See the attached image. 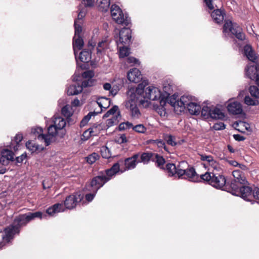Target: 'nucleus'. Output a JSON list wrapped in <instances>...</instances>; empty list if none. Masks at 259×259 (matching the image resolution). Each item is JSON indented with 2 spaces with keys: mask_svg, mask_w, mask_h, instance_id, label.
Here are the masks:
<instances>
[{
  "mask_svg": "<svg viewBox=\"0 0 259 259\" xmlns=\"http://www.w3.org/2000/svg\"><path fill=\"white\" fill-rule=\"evenodd\" d=\"M62 114L66 118L71 117L73 114V111L71 107L67 105L64 106L61 110Z\"/></svg>",
  "mask_w": 259,
  "mask_h": 259,
  "instance_id": "nucleus-41",
  "label": "nucleus"
},
{
  "mask_svg": "<svg viewBox=\"0 0 259 259\" xmlns=\"http://www.w3.org/2000/svg\"><path fill=\"white\" fill-rule=\"evenodd\" d=\"M127 79L131 82L138 83L142 79L140 71L136 68L131 69L127 73Z\"/></svg>",
  "mask_w": 259,
  "mask_h": 259,
  "instance_id": "nucleus-17",
  "label": "nucleus"
},
{
  "mask_svg": "<svg viewBox=\"0 0 259 259\" xmlns=\"http://www.w3.org/2000/svg\"><path fill=\"white\" fill-rule=\"evenodd\" d=\"M52 123L61 131L60 137H63L65 134L64 127L66 124L65 120L62 117L58 115H54L52 119Z\"/></svg>",
  "mask_w": 259,
  "mask_h": 259,
  "instance_id": "nucleus-15",
  "label": "nucleus"
},
{
  "mask_svg": "<svg viewBox=\"0 0 259 259\" xmlns=\"http://www.w3.org/2000/svg\"><path fill=\"white\" fill-rule=\"evenodd\" d=\"M244 103L248 106H257L259 105V100L252 99L249 96H246L244 98Z\"/></svg>",
  "mask_w": 259,
  "mask_h": 259,
  "instance_id": "nucleus-42",
  "label": "nucleus"
},
{
  "mask_svg": "<svg viewBox=\"0 0 259 259\" xmlns=\"http://www.w3.org/2000/svg\"><path fill=\"white\" fill-rule=\"evenodd\" d=\"M79 58L82 62H89L91 59V51L83 50L79 53Z\"/></svg>",
  "mask_w": 259,
  "mask_h": 259,
  "instance_id": "nucleus-38",
  "label": "nucleus"
},
{
  "mask_svg": "<svg viewBox=\"0 0 259 259\" xmlns=\"http://www.w3.org/2000/svg\"><path fill=\"white\" fill-rule=\"evenodd\" d=\"M97 4L100 11L106 12L109 8L110 1V0H97Z\"/></svg>",
  "mask_w": 259,
  "mask_h": 259,
  "instance_id": "nucleus-37",
  "label": "nucleus"
},
{
  "mask_svg": "<svg viewBox=\"0 0 259 259\" xmlns=\"http://www.w3.org/2000/svg\"><path fill=\"white\" fill-rule=\"evenodd\" d=\"M249 93L253 98L259 99V89L257 87L251 85L249 88Z\"/></svg>",
  "mask_w": 259,
  "mask_h": 259,
  "instance_id": "nucleus-49",
  "label": "nucleus"
},
{
  "mask_svg": "<svg viewBox=\"0 0 259 259\" xmlns=\"http://www.w3.org/2000/svg\"><path fill=\"white\" fill-rule=\"evenodd\" d=\"M146 81L143 80L142 82L138 85L136 90H135V95L136 99L139 103V105L144 106L146 102Z\"/></svg>",
  "mask_w": 259,
  "mask_h": 259,
  "instance_id": "nucleus-8",
  "label": "nucleus"
},
{
  "mask_svg": "<svg viewBox=\"0 0 259 259\" xmlns=\"http://www.w3.org/2000/svg\"><path fill=\"white\" fill-rule=\"evenodd\" d=\"M100 152L102 156L104 158H109L111 157V153L109 149L106 146L101 147Z\"/></svg>",
  "mask_w": 259,
  "mask_h": 259,
  "instance_id": "nucleus-44",
  "label": "nucleus"
},
{
  "mask_svg": "<svg viewBox=\"0 0 259 259\" xmlns=\"http://www.w3.org/2000/svg\"><path fill=\"white\" fill-rule=\"evenodd\" d=\"M59 131L60 130L52 123L48 128V134L39 135V137H41L46 146H48L54 140L55 136L59 134Z\"/></svg>",
  "mask_w": 259,
  "mask_h": 259,
  "instance_id": "nucleus-9",
  "label": "nucleus"
},
{
  "mask_svg": "<svg viewBox=\"0 0 259 259\" xmlns=\"http://www.w3.org/2000/svg\"><path fill=\"white\" fill-rule=\"evenodd\" d=\"M109 180L110 178H106V176L103 175L95 177L87 186V189L90 191L97 193L99 189Z\"/></svg>",
  "mask_w": 259,
  "mask_h": 259,
  "instance_id": "nucleus-6",
  "label": "nucleus"
},
{
  "mask_svg": "<svg viewBox=\"0 0 259 259\" xmlns=\"http://www.w3.org/2000/svg\"><path fill=\"white\" fill-rule=\"evenodd\" d=\"M109 43L107 40H103L99 42L97 48V53H101L104 50L108 49Z\"/></svg>",
  "mask_w": 259,
  "mask_h": 259,
  "instance_id": "nucleus-43",
  "label": "nucleus"
},
{
  "mask_svg": "<svg viewBox=\"0 0 259 259\" xmlns=\"http://www.w3.org/2000/svg\"><path fill=\"white\" fill-rule=\"evenodd\" d=\"M92 136H97L99 133L100 128L98 126H93L89 128Z\"/></svg>",
  "mask_w": 259,
  "mask_h": 259,
  "instance_id": "nucleus-63",
  "label": "nucleus"
},
{
  "mask_svg": "<svg viewBox=\"0 0 259 259\" xmlns=\"http://www.w3.org/2000/svg\"><path fill=\"white\" fill-rule=\"evenodd\" d=\"M42 217V213L40 211L28 212L25 214H20L15 218L13 225H15V227H17L18 230H19L21 227L26 225L30 221L36 218L41 219Z\"/></svg>",
  "mask_w": 259,
  "mask_h": 259,
  "instance_id": "nucleus-3",
  "label": "nucleus"
},
{
  "mask_svg": "<svg viewBox=\"0 0 259 259\" xmlns=\"http://www.w3.org/2000/svg\"><path fill=\"white\" fill-rule=\"evenodd\" d=\"M211 109L208 106H203L202 110H200L201 116L205 119L210 118Z\"/></svg>",
  "mask_w": 259,
  "mask_h": 259,
  "instance_id": "nucleus-45",
  "label": "nucleus"
},
{
  "mask_svg": "<svg viewBox=\"0 0 259 259\" xmlns=\"http://www.w3.org/2000/svg\"><path fill=\"white\" fill-rule=\"evenodd\" d=\"M83 198V195L76 193L67 196L64 201V206L66 208L71 209L74 208L77 203L79 202Z\"/></svg>",
  "mask_w": 259,
  "mask_h": 259,
  "instance_id": "nucleus-10",
  "label": "nucleus"
},
{
  "mask_svg": "<svg viewBox=\"0 0 259 259\" xmlns=\"http://www.w3.org/2000/svg\"><path fill=\"white\" fill-rule=\"evenodd\" d=\"M200 179L217 189L225 190L228 186L225 177L220 174L207 172L200 175Z\"/></svg>",
  "mask_w": 259,
  "mask_h": 259,
  "instance_id": "nucleus-1",
  "label": "nucleus"
},
{
  "mask_svg": "<svg viewBox=\"0 0 259 259\" xmlns=\"http://www.w3.org/2000/svg\"><path fill=\"white\" fill-rule=\"evenodd\" d=\"M126 62L131 65H139L140 63L139 60L133 57H128L127 58Z\"/></svg>",
  "mask_w": 259,
  "mask_h": 259,
  "instance_id": "nucleus-60",
  "label": "nucleus"
},
{
  "mask_svg": "<svg viewBox=\"0 0 259 259\" xmlns=\"http://www.w3.org/2000/svg\"><path fill=\"white\" fill-rule=\"evenodd\" d=\"M212 128L215 131L223 130L226 128V125L223 122L215 123Z\"/></svg>",
  "mask_w": 259,
  "mask_h": 259,
  "instance_id": "nucleus-59",
  "label": "nucleus"
},
{
  "mask_svg": "<svg viewBox=\"0 0 259 259\" xmlns=\"http://www.w3.org/2000/svg\"><path fill=\"white\" fill-rule=\"evenodd\" d=\"M150 160L155 162L159 167L163 166L165 162L163 157L159 156L158 154L147 152V162Z\"/></svg>",
  "mask_w": 259,
  "mask_h": 259,
  "instance_id": "nucleus-18",
  "label": "nucleus"
},
{
  "mask_svg": "<svg viewBox=\"0 0 259 259\" xmlns=\"http://www.w3.org/2000/svg\"><path fill=\"white\" fill-rule=\"evenodd\" d=\"M132 30L128 28H123L119 32V40L117 45L120 44L128 45L131 41Z\"/></svg>",
  "mask_w": 259,
  "mask_h": 259,
  "instance_id": "nucleus-12",
  "label": "nucleus"
},
{
  "mask_svg": "<svg viewBox=\"0 0 259 259\" xmlns=\"http://www.w3.org/2000/svg\"><path fill=\"white\" fill-rule=\"evenodd\" d=\"M164 140L166 141L168 145H170L172 146H174L177 145V142L175 141V138L171 135L165 136Z\"/></svg>",
  "mask_w": 259,
  "mask_h": 259,
  "instance_id": "nucleus-54",
  "label": "nucleus"
},
{
  "mask_svg": "<svg viewBox=\"0 0 259 259\" xmlns=\"http://www.w3.org/2000/svg\"><path fill=\"white\" fill-rule=\"evenodd\" d=\"M230 32L239 40H243L245 38V34L243 33L241 28L236 24H233L232 21L226 20L223 26V33Z\"/></svg>",
  "mask_w": 259,
  "mask_h": 259,
  "instance_id": "nucleus-5",
  "label": "nucleus"
},
{
  "mask_svg": "<svg viewBox=\"0 0 259 259\" xmlns=\"http://www.w3.org/2000/svg\"><path fill=\"white\" fill-rule=\"evenodd\" d=\"M193 97L191 96L187 95L182 96L178 102L176 107H175L176 108V113L179 114L183 112L186 108L193 102Z\"/></svg>",
  "mask_w": 259,
  "mask_h": 259,
  "instance_id": "nucleus-11",
  "label": "nucleus"
},
{
  "mask_svg": "<svg viewBox=\"0 0 259 259\" xmlns=\"http://www.w3.org/2000/svg\"><path fill=\"white\" fill-rule=\"evenodd\" d=\"M146 160V153H140L134 155L133 156L126 158L124 160L125 169H133L136 167V164L140 162H144Z\"/></svg>",
  "mask_w": 259,
  "mask_h": 259,
  "instance_id": "nucleus-7",
  "label": "nucleus"
},
{
  "mask_svg": "<svg viewBox=\"0 0 259 259\" xmlns=\"http://www.w3.org/2000/svg\"><path fill=\"white\" fill-rule=\"evenodd\" d=\"M259 71V66H247L245 68L246 75L250 79L253 80L255 76L257 74L256 71Z\"/></svg>",
  "mask_w": 259,
  "mask_h": 259,
  "instance_id": "nucleus-29",
  "label": "nucleus"
},
{
  "mask_svg": "<svg viewBox=\"0 0 259 259\" xmlns=\"http://www.w3.org/2000/svg\"><path fill=\"white\" fill-rule=\"evenodd\" d=\"M119 170V165L118 163H115L110 168L106 170V178H110L117 173Z\"/></svg>",
  "mask_w": 259,
  "mask_h": 259,
  "instance_id": "nucleus-35",
  "label": "nucleus"
},
{
  "mask_svg": "<svg viewBox=\"0 0 259 259\" xmlns=\"http://www.w3.org/2000/svg\"><path fill=\"white\" fill-rule=\"evenodd\" d=\"M225 117V115L222 110L217 108L213 107L211 109L210 118L212 119H223Z\"/></svg>",
  "mask_w": 259,
  "mask_h": 259,
  "instance_id": "nucleus-33",
  "label": "nucleus"
},
{
  "mask_svg": "<svg viewBox=\"0 0 259 259\" xmlns=\"http://www.w3.org/2000/svg\"><path fill=\"white\" fill-rule=\"evenodd\" d=\"M184 176H186L187 178L190 179L191 181L194 182L201 181L200 177H199L198 175L196 174L195 169L193 167L185 169V174Z\"/></svg>",
  "mask_w": 259,
  "mask_h": 259,
  "instance_id": "nucleus-26",
  "label": "nucleus"
},
{
  "mask_svg": "<svg viewBox=\"0 0 259 259\" xmlns=\"http://www.w3.org/2000/svg\"><path fill=\"white\" fill-rule=\"evenodd\" d=\"M84 42L81 36H74L73 38V48L74 53L76 56L77 49L80 50L83 46Z\"/></svg>",
  "mask_w": 259,
  "mask_h": 259,
  "instance_id": "nucleus-27",
  "label": "nucleus"
},
{
  "mask_svg": "<svg viewBox=\"0 0 259 259\" xmlns=\"http://www.w3.org/2000/svg\"><path fill=\"white\" fill-rule=\"evenodd\" d=\"M178 96L175 94L171 96H165L163 97L164 100L166 101V103L169 104L171 107L174 108L175 112L176 113V106L177 105L178 102L180 100L177 99Z\"/></svg>",
  "mask_w": 259,
  "mask_h": 259,
  "instance_id": "nucleus-30",
  "label": "nucleus"
},
{
  "mask_svg": "<svg viewBox=\"0 0 259 259\" xmlns=\"http://www.w3.org/2000/svg\"><path fill=\"white\" fill-rule=\"evenodd\" d=\"M126 94L127 96V100L123 103L125 109L130 112L133 118H139L141 113L136 104L137 101L136 95H135V89L132 88L128 89Z\"/></svg>",
  "mask_w": 259,
  "mask_h": 259,
  "instance_id": "nucleus-2",
  "label": "nucleus"
},
{
  "mask_svg": "<svg viewBox=\"0 0 259 259\" xmlns=\"http://www.w3.org/2000/svg\"><path fill=\"white\" fill-rule=\"evenodd\" d=\"M132 128L135 131L140 133H144L146 130V128L143 124H138L135 126H133Z\"/></svg>",
  "mask_w": 259,
  "mask_h": 259,
  "instance_id": "nucleus-58",
  "label": "nucleus"
},
{
  "mask_svg": "<svg viewBox=\"0 0 259 259\" xmlns=\"http://www.w3.org/2000/svg\"><path fill=\"white\" fill-rule=\"evenodd\" d=\"M100 156L96 153H93L86 157L87 162L92 164L99 159Z\"/></svg>",
  "mask_w": 259,
  "mask_h": 259,
  "instance_id": "nucleus-50",
  "label": "nucleus"
},
{
  "mask_svg": "<svg viewBox=\"0 0 259 259\" xmlns=\"http://www.w3.org/2000/svg\"><path fill=\"white\" fill-rule=\"evenodd\" d=\"M244 53L245 55L250 61L255 62L256 60V57L252 47L250 45H246L244 48Z\"/></svg>",
  "mask_w": 259,
  "mask_h": 259,
  "instance_id": "nucleus-28",
  "label": "nucleus"
},
{
  "mask_svg": "<svg viewBox=\"0 0 259 259\" xmlns=\"http://www.w3.org/2000/svg\"><path fill=\"white\" fill-rule=\"evenodd\" d=\"M166 104V101L161 98L159 101V105H153L154 109L157 112V113L161 116H165L166 114V109L165 106Z\"/></svg>",
  "mask_w": 259,
  "mask_h": 259,
  "instance_id": "nucleus-23",
  "label": "nucleus"
},
{
  "mask_svg": "<svg viewBox=\"0 0 259 259\" xmlns=\"http://www.w3.org/2000/svg\"><path fill=\"white\" fill-rule=\"evenodd\" d=\"M19 232L18 228L12 224L5 229V235L3 239L5 241L9 242L13 238L14 235Z\"/></svg>",
  "mask_w": 259,
  "mask_h": 259,
  "instance_id": "nucleus-16",
  "label": "nucleus"
},
{
  "mask_svg": "<svg viewBox=\"0 0 259 259\" xmlns=\"http://www.w3.org/2000/svg\"><path fill=\"white\" fill-rule=\"evenodd\" d=\"M94 2V0H81V4L79 6L78 8L79 12L83 9H84L87 11V10L86 8L93 6Z\"/></svg>",
  "mask_w": 259,
  "mask_h": 259,
  "instance_id": "nucleus-46",
  "label": "nucleus"
},
{
  "mask_svg": "<svg viewBox=\"0 0 259 259\" xmlns=\"http://www.w3.org/2000/svg\"><path fill=\"white\" fill-rule=\"evenodd\" d=\"M119 47V56L120 58H124L130 54L129 48L127 47L123 46Z\"/></svg>",
  "mask_w": 259,
  "mask_h": 259,
  "instance_id": "nucleus-47",
  "label": "nucleus"
},
{
  "mask_svg": "<svg viewBox=\"0 0 259 259\" xmlns=\"http://www.w3.org/2000/svg\"><path fill=\"white\" fill-rule=\"evenodd\" d=\"M121 118L120 112L118 111L117 114L113 116L112 118H109L106 121V126L108 127L113 126L114 124L118 123L119 119Z\"/></svg>",
  "mask_w": 259,
  "mask_h": 259,
  "instance_id": "nucleus-39",
  "label": "nucleus"
},
{
  "mask_svg": "<svg viewBox=\"0 0 259 259\" xmlns=\"http://www.w3.org/2000/svg\"><path fill=\"white\" fill-rule=\"evenodd\" d=\"M238 193L237 195H240L243 199L246 201H250L252 198V190L248 186H243L240 188Z\"/></svg>",
  "mask_w": 259,
  "mask_h": 259,
  "instance_id": "nucleus-20",
  "label": "nucleus"
},
{
  "mask_svg": "<svg viewBox=\"0 0 259 259\" xmlns=\"http://www.w3.org/2000/svg\"><path fill=\"white\" fill-rule=\"evenodd\" d=\"M200 156L201 160L206 162L207 164H209L211 159L213 158V157L210 155H207L206 154H201L200 155Z\"/></svg>",
  "mask_w": 259,
  "mask_h": 259,
  "instance_id": "nucleus-62",
  "label": "nucleus"
},
{
  "mask_svg": "<svg viewBox=\"0 0 259 259\" xmlns=\"http://www.w3.org/2000/svg\"><path fill=\"white\" fill-rule=\"evenodd\" d=\"M187 108L190 113L192 115H197L200 113L201 107L195 103L192 102L187 106Z\"/></svg>",
  "mask_w": 259,
  "mask_h": 259,
  "instance_id": "nucleus-36",
  "label": "nucleus"
},
{
  "mask_svg": "<svg viewBox=\"0 0 259 259\" xmlns=\"http://www.w3.org/2000/svg\"><path fill=\"white\" fill-rule=\"evenodd\" d=\"M166 169L169 175L172 176L175 175L177 167L174 163H167L166 165Z\"/></svg>",
  "mask_w": 259,
  "mask_h": 259,
  "instance_id": "nucleus-51",
  "label": "nucleus"
},
{
  "mask_svg": "<svg viewBox=\"0 0 259 259\" xmlns=\"http://www.w3.org/2000/svg\"><path fill=\"white\" fill-rule=\"evenodd\" d=\"M148 93H147V98L152 101L161 100L163 98L160 91L158 88L155 87H149L147 88Z\"/></svg>",
  "mask_w": 259,
  "mask_h": 259,
  "instance_id": "nucleus-14",
  "label": "nucleus"
},
{
  "mask_svg": "<svg viewBox=\"0 0 259 259\" xmlns=\"http://www.w3.org/2000/svg\"><path fill=\"white\" fill-rule=\"evenodd\" d=\"M163 91L165 96H169L173 93V86L170 83L164 82L163 83Z\"/></svg>",
  "mask_w": 259,
  "mask_h": 259,
  "instance_id": "nucleus-40",
  "label": "nucleus"
},
{
  "mask_svg": "<svg viewBox=\"0 0 259 259\" xmlns=\"http://www.w3.org/2000/svg\"><path fill=\"white\" fill-rule=\"evenodd\" d=\"M27 148L32 153L37 150V146L32 142L28 141L26 143Z\"/></svg>",
  "mask_w": 259,
  "mask_h": 259,
  "instance_id": "nucleus-55",
  "label": "nucleus"
},
{
  "mask_svg": "<svg viewBox=\"0 0 259 259\" xmlns=\"http://www.w3.org/2000/svg\"><path fill=\"white\" fill-rule=\"evenodd\" d=\"M14 158L13 153L9 150L6 149L2 151V157L0 158V162L3 165L7 164L9 160Z\"/></svg>",
  "mask_w": 259,
  "mask_h": 259,
  "instance_id": "nucleus-24",
  "label": "nucleus"
},
{
  "mask_svg": "<svg viewBox=\"0 0 259 259\" xmlns=\"http://www.w3.org/2000/svg\"><path fill=\"white\" fill-rule=\"evenodd\" d=\"M118 110V107L117 106H114L111 109L108 110L103 116V118H107L110 115H113Z\"/></svg>",
  "mask_w": 259,
  "mask_h": 259,
  "instance_id": "nucleus-53",
  "label": "nucleus"
},
{
  "mask_svg": "<svg viewBox=\"0 0 259 259\" xmlns=\"http://www.w3.org/2000/svg\"><path fill=\"white\" fill-rule=\"evenodd\" d=\"M246 184V183H242V182L239 181L232 180L229 185V188L227 187V189L225 190L230 192H231V190L232 194L237 195L236 193H238L240 188L243 187V185Z\"/></svg>",
  "mask_w": 259,
  "mask_h": 259,
  "instance_id": "nucleus-21",
  "label": "nucleus"
},
{
  "mask_svg": "<svg viewBox=\"0 0 259 259\" xmlns=\"http://www.w3.org/2000/svg\"><path fill=\"white\" fill-rule=\"evenodd\" d=\"M82 76L85 79L93 78V76H94V73L93 71L91 70L87 71L82 73Z\"/></svg>",
  "mask_w": 259,
  "mask_h": 259,
  "instance_id": "nucleus-61",
  "label": "nucleus"
},
{
  "mask_svg": "<svg viewBox=\"0 0 259 259\" xmlns=\"http://www.w3.org/2000/svg\"><path fill=\"white\" fill-rule=\"evenodd\" d=\"M208 165L211 166L213 169L216 170H218V169L220 168L219 163L214 159L213 158L211 159Z\"/></svg>",
  "mask_w": 259,
  "mask_h": 259,
  "instance_id": "nucleus-64",
  "label": "nucleus"
},
{
  "mask_svg": "<svg viewBox=\"0 0 259 259\" xmlns=\"http://www.w3.org/2000/svg\"><path fill=\"white\" fill-rule=\"evenodd\" d=\"M86 14V10L83 9L79 12L78 14L77 19L74 21V26L75 29V34L74 36H81L82 32V19L85 16Z\"/></svg>",
  "mask_w": 259,
  "mask_h": 259,
  "instance_id": "nucleus-13",
  "label": "nucleus"
},
{
  "mask_svg": "<svg viewBox=\"0 0 259 259\" xmlns=\"http://www.w3.org/2000/svg\"><path fill=\"white\" fill-rule=\"evenodd\" d=\"M110 103L111 100L109 98L105 97H100L98 98L97 103L101 108V111L98 112L100 113L103 108L107 109L108 108L110 105Z\"/></svg>",
  "mask_w": 259,
  "mask_h": 259,
  "instance_id": "nucleus-31",
  "label": "nucleus"
},
{
  "mask_svg": "<svg viewBox=\"0 0 259 259\" xmlns=\"http://www.w3.org/2000/svg\"><path fill=\"white\" fill-rule=\"evenodd\" d=\"M227 109L229 113L233 115L241 114L243 112L242 105L238 102H233L229 104Z\"/></svg>",
  "mask_w": 259,
  "mask_h": 259,
  "instance_id": "nucleus-19",
  "label": "nucleus"
},
{
  "mask_svg": "<svg viewBox=\"0 0 259 259\" xmlns=\"http://www.w3.org/2000/svg\"><path fill=\"white\" fill-rule=\"evenodd\" d=\"M225 15L224 10L221 9L214 10L211 13V16L213 20L218 24L221 23L223 21Z\"/></svg>",
  "mask_w": 259,
  "mask_h": 259,
  "instance_id": "nucleus-22",
  "label": "nucleus"
},
{
  "mask_svg": "<svg viewBox=\"0 0 259 259\" xmlns=\"http://www.w3.org/2000/svg\"><path fill=\"white\" fill-rule=\"evenodd\" d=\"M42 130L40 127L33 128L31 130V133L35 135V136H36L37 135V137L38 139H42L41 137H39V135H43L42 134Z\"/></svg>",
  "mask_w": 259,
  "mask_h": 259,
  "instance_id": "nucleus-57",
  "label": "nucleus"
},
{
  "mask_svg": "<svg viewBox=\"0 0 259 259\" xmlns=\"http://www.w3.org/2000/svg\"><path fill=\"white\" fill-rule=\"evenodd\" d=\"M82 91V87L79 84H73L70 85L67 90L68 95H75L79 94Z\"/></svg>",
  "mask_w": 259,
  "mask_h": 259,
  "instance_id": "nucleus-32",
  "label": "nucleus"
},
{
  "mask_svg": "<svg viewBox=\"0 0 259 259\" xmlns=\"http://www.w3.org/2000/svg\"><path fill=\"white\" fill-rule=\"evenodd\" d=\"M232 176H233V180L242 182V183H247V181L244 173L240 170H234L232 172Z\"/></svg>",
  "mask_w": 259,
  "mask_h": 259,
  "instance_id": "nucleus-34",
  "label": "nucleus"
},
{
  "mask_svg": "<svg viewBox=\"0 0 259 259\" xmlns=\"http://www.w3.org/2000/svg\"><path fill=\"white\" fill-rule=\"evenodd\" d=\"M110 11L111 17L116 23L126 26L131 24L130 18L126 14H123L121 9L117 5H112Z\"/></svg>",
  "mask_w": 259,
  "mask_h": 259,
  "instance_id": "nucleus-4",
  "label": "nucleus"
},
{
  "mask_svg": "<svg viewBox=\"0 0 259 259\" xmlns=\"http://www.w3.org/2000/svg\"><path fill=\"white\" fill-rule=\"evenodd\" d=\"M65 210L62 203H56L47 209V213L50 215L53 216L55 213L62 212Z\"/></svg>",
  "mask_w": 259,
  "mask_h": 259,
  "instance_id": "nucleus-25",
  "label": "nucleus"
},
{
  "mask_svg": "<svg viewBox=\"0 0 259 259\" xmlns=\"http://www.w3.org/2000/svg\"><path fill=\"white\" fill-rule=\"evenodd\" d=\"M95 80L93 78H89L88 79H84L81 83V87L83 88H87L89 87H92L94 85Z\"/></svg>",
  "mask_w": 259,
  "mask_h": 259,
  "instance_id": "nucleus-52",
  "label": "nucleus"
},
{
  "mask_svg": "<svg viewBox=\"0 0 259 259\" xmlns=\"http://www.w3.org/2000/svg\"><path fill=\"white\" fill-rule=\"evenodd\" d=\"M133 127L132 123L126 122H123L119 124V130L120 131H122L126 129H130Z\"/></svg>",
  "mask_w": 259,
  "mask_h": 259,
  "instance_id": "nucleus-56",
  "label": "nucleus"
},
{
  "mask_svg": "<svg viewBox=\"0 0 259 259\" xmlns=\"http://www.w3.org/2000/svg\"><path fill=\"white\" fill-rule=\"evenodd\" d=\"M150 143H153L156 145L159 148L163 147L164 150L167 151V149L165 145V142L162 140H147V144H149Z\"/></svg>",
  "mask_w": 259,
  "mask_h": 259,
  "instance_id": "nucleus-48",
  "label": "nucleus"
}]
</instances>
